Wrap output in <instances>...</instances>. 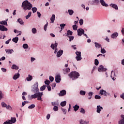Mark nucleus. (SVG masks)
<instances>
[{
  "mask_svg": "<svg viewBox=\"0 0 124 124\" xmlns=\"http://www.w3.org/2000/svg\"><path fill=\"white\" fill-rule=\"evenodd\" d=\"M78 28V26L76 25H73V29L74 31H77V29Z\"/></svg>",
  "mask_w": 124,
  "mask_h": 124,
  "instance_id": "c03bdc74",
  "label": "nucleus"
},
{
  "mask_svg": "<svg viewBox=\"0 0 124 124\" xmlns=\"http://www.w3.org/2000/svg\"><path fill=\"white\" fill-rule=\"evenodd\" d=\"M121 117L122 119L119 121V124H124V115H121Z\"/></svg>",
  "mask_w": 124,
  "mask_h": 124,
  "instance_id": "2eb2a0df",
  "label": "nucleus"
},
{
  "mask_svg": "<svg viewBox=\"0 0 124 124\" xmlns=\"http://www.w3.org/2000/svg\"><path fill=\"white\" fill-rule=\"evenodd\" d=\"M74 108V111H78V110L79 109V106L76 105L75 106L73 107Z\"/></svg>",
  "mask_w": 124,
  "mask_h": 124,
  "instance_id": "bb28decb",
  "label": "nucleus"
},
{
  "mask_svg": "<svg viewBox=\"0 0 124 124\" xmlns=\"http://www.w3.org/2000/svg\"><path fill=\"white\" fill-rule=\"evenodd\" d=\"M94 44L96 48H101V45L98 44V43L95 42Z\"/></svg>",
  "mask_w": 124,
  "mask_h": 124,
  "instance_id": "cd10ccee",
  "label": "nucleus"
},
{
  "mask_svg": "<svg viewBox=\"0 0 124 124\" xmlns=\"http://www.w3.org/2000/svg\"><path fill=\"white\" fill-rule=\"evenodd\" d=\"M94 3H96V4H98L99 3V0H94L93 1Z\"/></svg>",
  "mask_w": 124,
  "mask_h": 124,
  "instance_id": "13d9d810",
  "label": "nucleus"
},
{
  "mask_svg": "<svg viewBox=\"0 0 124 124\" xmlns=\"http://www.w3.org/2000/svg\"><path fill=\"white\" fill-rule=\"evenodd\" d=\"M101 110H103V108L100 106H97L96 110L97 113H100Z\"/></svg>",
  "mask_w": 124,
  "mask_h": 124,
  "instance_id": "4468645a",
  "label": "nucleus"
},
{
  "mask_svg": "<svg viewBox=\"0 0 124 124\" xmlns=\"http://www.w3.org/2000/svg\"><path fill=\"white\" fill-rule=\"evenodd\" d=\"M80 113H82V114H85V113H86V111H85V109L84 108H81L80 110Z\"/></svg>",
  "mask_w": 124,
  "mask_h": 124,
  "instance_id": "864d4df0",
  "label": "nucleus"
},
{
  "mask_svg": "<svg viewBox=\"0 0 124 124\" xmlns=\"http://www.w3.org/2000/svg\"><path fill=\"white\" fill-rule=\"evenodd\" d=\"M110 6H111V7H113V8H114V9H116V10H118L119 9V8L118 7V6L117 5V4H110Z\"/></svg>",
  "mask_w": 124,
  "mask_h": 124,
  "instance_id": "6ab92c4d",
  "label": "nucleus"
},
{
  "mask_svg": "<svg viewBox=\"0 0 124 124\" xmlns=\"http://www.w3.org/2000/svg\"><path fill=\"white\" fill-rule=\"evenodd\" d=\"M46 89V85H43V86L41 87L40 88V91L41 92H43Z\"/></svg>",
  "mask_w": 124,
  "mask_h": 124,
  "instance_id": "c9c22d12",
  "label": "nucleus"
},
{
  "mask_svg": "<svg viewBox=\"0 0 124 124\" xmlns=\"http://www.w3.org/2000/svg\"><path fill=\"white\" fill-rule=\"evenodd\" d=\"M73 33V32L71 31L68 30L67 31L66 36H68V35H72Z\"/></svg>",
  "mask_w": 124,
  "mask_h": 124,
  "instance_id": "393cba45",
  "label": "nucleus"
},
{
  "mask_svg": "<svg viewBox=\"0 0 124 124\" xmlns=\"http://www.w3.org/2000/svg\"><path fill=\"white\" fill-rule=\"evenodd\" d=\"M54 111H58L59 110V107L57 106H54L53 108Z\"/></svg>",
  "mask_w": 124,
  "mask_h": 124,
  "instance_id": "3c124183",
  "label": "nucleus"
},
{
  "mask_svg": "<svg viewBox=\"0 0 124 124\" xmlns=\"http://www.w3.org/2000/svg\"><path fill=\"white\" fill-rule=\"evenodd\" d=\"M63 53V50H60L58 51L57 54V58H60L62 55Z\"/></svg>",
  "mask_w": 124,
  "mask_h": 124,
  "instance_id": "ddd939ff",
  "label": "nucleus"
},
{
  "mask_svg": "<svg viewBox=\"0 0 124 124\" xmlns=\"http://www.w3.org/2000/svg\"><path fill=\"white\" fill-rule=\"evenodd\" d=\"M50 117H51V115H50V114H48L46 116V119L49 120V119H50Z\"/></svg>",
  "mask_w": 124,
  "mask_h": 124,
  "instance_id": "0e129e2a",
  "label": "nucleus"
},
{
  "mask_svg": "<svg viewBox=\"0 0 124 124\" xmlns=\"http://www.w3.org/2000/svg\"><path fill=\"white\" fill-rule=\"evenodd\" d=\"M49 80L51 82H53V81H54V77L50 76H49Z\"/></svg>",
  "mask_w": 124,
  "mask_h": 124,
  "instance_id": "4d7b16f0",
  "label": "nucleus"
},
{
  "mask_svg": "<svg viewBox=\"0 0 124 124\" xmlns=\"http://www.w3.org/2000/svg\"><path fill=\"white\" fill-rule=\"evenodd\" d=\"M120 97L124 99V93H122V94L120 95Z\"/></svg>",
  "mask_w": 124,
  "mask_h": 124,
  "instance_id": "338daca9",
  "label": "nucleus"
},
{
  "mask_svg": "<svg viewBox=\"0 0 124 124\" xmlns=\"http://www.w3.org/2000/svg\"><path fill=\"white\" fill-rule=\"evenodd\" d=\"M99 63V62H98V60L97 59H95L94 60L95 65H98Z\"/></svg>",
  "mask_w": 124,
  "mask_h": 124,
  "instance_id": "ea45409f",
  "label": "nucleus"
},
{
  "mask_svg": "<svg viewBox=\"0 0 124 124\" xmlns=\"http://www.w3.org/2000/svg\"><path fill=\"white\" fill-rule=\"evenodd\" d=\"M118 35H119L118 32H114L111 35V38H117Z\"/></svg>",
  "mask_w": 124,
  "mask_h": 124,
  "instance_id": "a211bd4d",
  "label": "nucleus"
},
{
  "mask_svg": "<svg viewBox=\"0 0 124 124\" xmlns=\"http://www.w3.org/2000/svg\"><path fill=\"white\" fill-rule=\"evenodd\" d=\"M66 94V91L64 90H62V91H60V93L59 94V96H63Z\"/></svg>",
  "mask_w": 124,
  "mask_h": 124,
  "instance_id": "1a4fd4ad",
  "label": "nucleus"
},
{
  "mask_svg": "<svg viewBox=\"0 0 124 124\" xmlns=\"http://www.w3.org/2000/svg\"><path fill=\"white\" fill-rule=\"evenodd\" d=\"M35 107V105L34 104H31V105L29 106L28 107L29 109H33Z\"/></svg>",
  "mask_w": 124,
  "mask_h": 124,
  "instance_id": "f704fd0d",
  "label": "nucleus"
},
{
  "mask_svg": "<svg viewBox=\"0 0 124 124\" xmlns=\"http://www.w3.org/2000/svg\"><path fill=\"white\" fill-rule=\"evenodd\" d=\"M80 95H86V92L83 90H81L79 92Z\"/></svg>",
  "mask_w": 124,
  "mask_h": 124,
  "instance_id": "72a5a7b5",
  "label": "nucleus"
},
{
  "mask_svg": "<svg viewBox=\"0 0 124 124\" xmlns=\"http://www.w3.org/2000/svg\"><path fill=\"white\" fill-rule=\"evenodd\" d=\"M61 110H62V111L64 115H65V114H66V109H64V108H62Z\"/></svg>",
  "mask_w": 124,
  "mask_h": 124,
  "instance_id": "8fccbe9b",
  "label": "nucleus"
},
{
  "mask_svg": "<svg viewBox=\"0 0 124 124\" xmlns=\"http://www.w3.org/2000/svg\"><path fill=\"white\" fill-rule=\"evenodd\" d=\"M5 52L7 54H12L14 52L13 49H5Z\"/></svg>",
  "mask_w": 124,
  "mask_h": 124,
  "instance_id": "4be33fe9",
  "label": "nucleus"
},
{
  "mask_svg": "<svg viewBox=\"0 0 124 124\" xmlns=\"http://www.w3.org/2000/svg\"><path fill=\"white\" fill-rule=\"evenodd\" d=\"M89 121H84L83 120H80L79 121V124H89Z\"/></svg>",
  "mask_w": 124,
  "mask_h": 124,
  "instance_id": "f3484780",
  "label": "nucleus"
},
{
  "mask_svg": "<svg viewBox=\"0 0 124 124\" xmlns=\"http://www.w3.org/2000/svg\"><path fill=\"white\" fill-rule=\"evenodd\" d=\"M76 59L78 61H81V60H82V57H81V56H76Z\"/></svg>",
  "mask_w": 124,
  "mask_h": 124,
  "instance_id": "e433bc0d",
  "label": "nucleus"
},
{
  "mask_svg": "<svg viewBox=\"0 0 124 124\" xmlns=\"http://www.w3.org/2000/svg\"><path fill=\"white\" fill-rule=\"evenodd\" d=\"M1 25H4V26H7V20L0 21Z\"/></svg>",
  "mask_w": 124,
  "mask_h": 124,
  "instance_id": "c85d7f7f",
  "label": "nucleus"
},
{
  "mask_svg": "<svg viewBox=\"0 0 124 124\" xmlns=\"http://www.w3.org/2000/svg\"><path fill=\"white\" fill-rule=\"evenodd\" d=\"M69 72H70V69L69 68H64L63 69V74H67Z\"/></svg>",
  "mask_w": 124,
  "mask_h": 124,
  "instance_id": "9b49d317",
  "label": "nucleus"
},
{
  "mask_svg": "<svg viewBox=\"0 0 124 124\" xmlns=\"http://www.w3.org/2000/svg\"><path fill=\"white\" fill-rule=\"evenodd\" d=\"M55 81L56 83H60L62 81V78H61V75H58L55 77Z\"/></svg>",
  "mask_w": 124,
  "mask_h": 124,
  "instance_id": "6e6552de",
  "label": "nucleus"
},
{
  "mask_svg": "<svg viewBox=\"0 0 124 124\" xmlns=\"http://www.w3.org/2000/svg\"><path fill=\"white\" fill-rule=\"evenodd\" d=\"M32 11L33 13H35L37 11V8L36 7H33L32 8Z\"/></svg>",
  "mask_w": 124,
  "mask_h": 124,
  "instance_id": "79ce46f5",
  "label": "nucleus"
},
{
  "mask_svg": "<svg viewBox=\"0 0 124 124\" xmlns=\"http://www.w3.org/2000/svg\"><path fill=\"white\" fill-rule=\"evenodd\" d=\"M60 27H61V30H63V29H64V27H65V24H60Z\"/></svg>",
  "mask_w": 124,
  "mask_h": 124,
  "instance_id": "a19ab883",
  "label": "nucleus"
},
{
  "mask_svg": "<svg viewBox=\"0 0 124 124\" xmlns=\"http://www.w3.org/2000/svg\"><path fill=\"white\" fill-rule=\"evenodd\" d=\"M47 27H48V22L46 23V24L44 26V31H47Z\"/></svg>",
  "mask_w": 124,
  "mask_h": 124,
  "instance_id": "de8ad7c7",
  "label": "nucleus"
},
{
  "mask_svg": "<svg viewBox=\"0 0 124 124\" xmlns=\"http://www.w3.org/2000/svg\"><path fill=\"white\" fill-rule=\"evenodd\" d=\"M50 82L49 81V80L46 79L45 81V83L46 84V85H47V86H49V84H50Z\"/></svg>",
  "mask_w": 124,
  "mask_h": 124,
  "instance_id": "49530a36",
  "label": "nucleus"
},
{
  "mask_svg": "<svg viewBox=\"0 0 124 124\" xmlns=\"http://www.w3.org/2000/svg\"><path fill=\"white\" fill-rule=\"evenodd\" d=\"M57 46H58V43H55V44H52L50 46L51 48H52L53 50L55 49V51H54L55 54H57V53L58 52V48H57Z\"/></svg>",
  "mask_w": 124,
  "mask_h": 124,
  "instance_id": "20e7f679",
  "label": "nucleus"
},
{
  "mask_svg": "<svg viewBox=\"0 0 124 124\" xmlns=\"http://www.w3.org/2000/svg\"><path fill=\"white\" fill-rule=\"evenodd\" d=\"M18 40H19V38L18 37H15L12 39V41L15 43H17Z\"/></svg>",
  "mask_w": 124,
  "mask_h": 124,
  "instance_id": "a878e982",
  "label": "nucleus"
},
{
  "mask_svg": "<svg viewBox=\"0 0 124 124\" xmlns=\"http://www.w3.org/2000/svg\"><path fill=\"white\" fill-rule=\"evenodd\" d=\"M93 92H89L88 93V95L89 96L91 97L93 96Z\"/></svg>",
  "mask_w": 124,
  "mask_h": 124,
  "instance_id": "052dcab7",
  "label": "nucleus"
},
{
  "mask_svg": "<svg viewBox=\"0 0 124 124\" xmlns=\"http://www.w3.org/2000/svg\"><path fill=\"white\" fill-rule=\"evenodd\" d=\"M21 7L25 11L26 10H31L32 8V4L29 2L28 0H25L22 2Z\"/></svg>",
  "mask_w": 124,
  "mask_h": 124,
  "instance_id": "f257e3e1",
  "label": "nucleus"
},
{
  "mask_svg": "<svg viewBox=\"0 0 124 124\" xmlns=\"http://www.w3.org/2000/svg\"><path fill=\"white\" fill-rule=\"evenodd\" d=\"M68 76H69L70 78L72 79V80H75V79H78V78H79L80 74L76 71L71 72L70 74H69Z\"/></svg>",
  "mask_w": 124,
  "mask_h": 124,
  "instance_id": "f03ea898",
  "label": "nucleus"
},
{
  "mask_svg": "<svg viewBox=\"0 0 124 124\" xmlns=\"http://www.w3.org/2000/svg\"><path fill=\"white\" fill-rule=\"evenodd\" d=\"M37 14L38 15V17H39V18H40L41 17V14H40L39 12H37Z\"/></svg>",
  "mask_w": 124,
  "mask_h": 124,
  "instance_id": "680f3d73",
  "label": "nucleus"
},
{
  "mask_svg": "<svg viewBox=\"0 0 124 124\" xmlns=\"http://www.w3.org/2000/svg\"><path fill=\"white\" fill-rule=\"evenodd\" d=\"M76 54L77 55V56H81V52L77 51V52H76Z\"/></svg>",
  "mask_w": 124,
  "mask_h": 124,
  "instance_id": "5fc2aeb1",
  "label": "nucleus"
},
{
  "mask_svg": "<svg viewBox=\"0 0 124 124\" xmlns=\"http://www.w3.org/2000/svg\"><path fill=\"white\" fill-rule=\"evenodd\" d=\"M31 92L34 93H37L39 92V89H38V82H36L33 86L31 89Z\"/></svg>",
  "mask_w": 124,
  "mask_h": 124,
  "instance_id": "7ed1b4c3",
  "label": "nucleus"
},
{
  "mask_svg": "<svg viewBox=\"0 0 124 124\" xmlns=\"http://www.w3.org/2000/svg\"><path fill=\"white\" fill-rule=\"evenodd\" d=\"M101 53H102V54H105V53H106V50H105L104 48H102V47H101Z\"/></svg>",
  "mask_w": 124,
  "mask_h": 124,
  "instance_id": "a18cd8bd",
  "label": "nucleus"
},
{
  "mask_svg": "<svg viewBox=\"0 0 124 124\" xmlns=\"http://www.w3.org/2000/svg\"><path fill=\"white\" fill-rule=\"evenodd\" d=\"M98 70L99 72H101L102 71H106V70H107V69L104 68V66H103V65H101L98 68Z\"/></svg>",
  "mask_w": 124,
  "mask_h": 124,
  "instance_id": "0eeeda50",
  "label": "nucleus"
},
{
  "mask_svg": "<svg viewBox=\"0 0 124 124\" xmlns=\"http://www.w3.org/2000/svg\"><path fill=\"white\" fill-rule=\"evenodd\" d=\"M43 95V93H39L38 95L37 96L38 100H42V98H41L42 95Z\"/></svg>",
  "mask_w": 124,
  "mask_h": 124,
  "instance_id": "dca6fc26",
  "label": "nucleus"
},
{
  "mask_svg": "<svg viewBox=\"0 0 124 124\" xmlns=\"http://www.w3.org/2000/svg\"><path fill=\"white\" fill-rule=\"evenodd\" d=\"M23 47L24 49H28V48H29V46H28V44H23Z\"/></svg>",
  "mask_w": 124,
  "mask_h": 124,
  "instance_id": "58836bf2",
  "label": "nucleus"
},
{
  "mask_svg": "<svg viewBox=\"0 0 124 124\" xmlns=\"http://www.w3.org/2000/svg\"><path fill=\"white\" fill-rule=\"evenodd\" d=\"M99 94H101V95H105V96H108V95H109L110 93L106 92V91H104L103 90H101L100 91V93Z\"/></svg>",
  "mask_w": 124,
  "mask_h": 124,
  "instance_id": "39448f33",
  "label": "nucleus"
},
{
  "mask_svg": "<svg viewBox=\"0 0 124 124\" xmlns=\"http://www.w3.org/2000/svg\"><path fill=\"white\" fill-rule=\"evenodd\" d=\"M68 12L70 16L73 15V14L74 13V11L72 10H68Z\"/></svg>",
  "mask_w": 124,
  "mask_h": 124,
  "instance_id": "473e14b6",
  "label": "nucleus"
},
{
  "mask_svg": "<svg viewBox=\"0 0 124 124\" xmlns=\"http://www.w3.org/2000/svg\"><path fill=\"white\" fill-rule=\"evenodd\" d=\"M27 81H30L32 80V76H31V75H28V77L26 78Z\"/></svg>",
  "mask_w": 124,
  "mask_h": 124,
  "instance_id": "b1692460",
  "label": "nucleus"
},
{
  "mask_svg": "<svg viewBox=\"0 0 124 124\" xmlns=\"http://www.w3.org/2000/svg\"><path fill=\"white\" fill-rule=\"evenodd\" d=\"M61 106L62 107H64L65 105H66V101H64L61 103L60 104Z\"/></svg>",
  "mask_w": 124,
  "mask_h": 124,
  "instance_id": "7c9ffc66",
  "label": "nucleus"
},
{
  "mask_svg": "<svg viewBox=\"0 0 124 124\" xmlns=\"http://www.w3.org/2000/svg\"><path fill=\"white\" fill-rule=\"evenodd\" d=\"M55 18H56V16H55V15H52L51 17L50 18V21L51 23H54V22H55Z\"/></svg>",
  "mask_w": 124,
  "mask_h": 124,
  "instance_id": "412c9836",
  "label": "nucleus"
},
{
  "mask_svg": "<svg viewBox=\"0 0 124 124\" xmlns=\"http://www.w3.org/2000/svg\"><path fill=\"white\" fill-rule=\"evenodd\" d=\"M83 24H84V20H83V19H80L79 20L80 26H82Z\"/></svg>",
  "mask_w": 124,
  "mask_h": 124,
  "instance_id": "37998d69",
  "label": "nucleus"
},
{
  "mask_svg": "<svg viewBox=\"0 0 124 124\" xmlns=\"http://www.w3.org/2000/svg\"><path fill=\"white\" fill-rule=\"evenodd\" d=\"M1 106H2V107H6V106H7V105H6V104H5V103L4 102H2Z\"/></svg>",
  "mask_w": 124,
  "mask_h": 124,
  "instance_id": "6e6d98bb",
  "label": "nucleus"
},
{
  "mask_svg": "<svg viewBox=\"0 0 124 124\" xmlns=\"http://www.w3.org/2000/svg\"><path fill=\"white\" fill-rule=\"evenodd\" d=\"M7 29L3 25H0V31H7Z\"/></svg>",
  "mask_w": 124,
  "mask_h": 124,
  "instance_id": "f8f14e48",
  "label": "nucleus"
},
{
  "mask_svg": "<svg viewBox=\"0 0 124 124\" xmlns=\"http://www.w3.org/2000/svg\"><path fill=\"white\" fill-rule=\"evenodd\" d=\"M47 88L48 91L50 92V91H51V86H50V85H47Z\"/></svg>",
  "mask_w": 124,
  "mask_h": 124,
  "instance_id": "69168bd1",
  "label": "nucleus"
},
{
  "mask_svg": "<svg viewBox=\"0 0 124 124\" xmlns=\"http://www.w3.org/2000/svg\"><path fill=\"white\" fill-rule=\"evenodd\" d=\"M17 21H18V23H19V24H20V25H24V21H23V20H22V19L18 18L17 19Z\"/></svg>",
  "mask_w": 124,
  "mask_h": 124,
  "instance_id": "2f4dec72",
  "label": "nucleus"
},
{
  "mask_svg": "<svg viewBox=\"0 0 124 124\" xmlns=\"http://www.w3.org/2000/svg\"><path fill=\"white\" fill-rule=\"evenodd\" d=\"M12 69H16V70H17V69H19V67L15 64H13L12 66Z\"/></svg>",
  "mask_w": 124,
  "mask_h": 124,
  "instance_id": "c756f323",
  "label": "nucleus"
},
{
  "mask_svg": "<svg viewBox=\"0 0 124 124\" xmlns=\"http://www.w3.org/2000/svg\"><path fill=\"white\" fill-rule=\"evenodd\" d=\"M19 77H20V74L17 73V74H16L14 77H13V79L14 80H17V79H18V78H19Z\"/></svg>",
  "mask_w": 124,
  "mask_h": 124,
  "instance_id": "aec40b11",
  "label": "nucleus"
},
{
  "mask_svg": "<svg viewBox=\"0 0 124 124\" xmlns=\"http://www.w3.org/2000/svg\"><path fill=\"white\" fill-rule=\"evenodd\" d=\"M121 31L123 35L124 36V28H122Z\"/></svg>",
  "mask_w": 124,
  "mask_h": 124,
  "instance_id": "774afa93",
  "label": "nucleus"
},
{
  "mask_svg": "<svg viewBox=\"0 0 124 124\" xmlns=\"http://www.w3.org/2000/svg\"><path fill=\"white\" fill-rule=\"evenodd\" d=\"M84 33H85V31L82 28L78 30V36H81L82 34H84Z\"/></svg>",
  "mask_w": 124,
  "mask_h": 124,
  "instance_id": "423d86ee",
  "label": "nucleus"
},
{
  "mask_svg": "<svg viewBox=\"0 0 124 124\" xmlns=\"http://www.w3.org/2000/svg\"><path fill=\"white\" fill-rule=\"evenodd\" d=\"M100 2L103 6H105V7H107L108 6V4H107L104 0H100Z\"/></svg>",
  "mask_w": 124,
  "mask_h": 124,
  "instance_id": "9d476101",
  "label": "nucleus"
},
{
  "mask_svg": "<svg viewBox=\"0 0 124 124\" xmlns=\"http://www.w3.org/2000/svg\"><path fill=\"white\" fill-rule=\"evenodd\" d=\"M11 41V39H9L8 40L5 42V44H9V42Z\"/></svg>",
  "mask_w": 124,
  "mask_h": 124,
  "instance_id": "e2e57ef3",
  "label": "nucleus"
},
{
  "mask_svg": "<svg viewBox=\"0 0 124 124\" xmlns=\"http://www.w3.org/2000/svg\"><path fill=\"white\" fill-rule=\"evenodd\" d=\"M95 99H100L101 98V97L98 95H96L94 96Z\"/></svg>",
  "mask_w": 124,
  "mask_h": 124,
  "instance_id": "603ef678",
  "label": "nucleus"
},
{
  "mask_svg": "<svg viewBox=\"0 0 124 124\" xmlns=\"http://www.w3.org/2000/svg\"><path fill=\"white\" fill-rule=\"evenodd\" d=\"M69 39V41H72L74 39V36H70Z\"/></svg>",
  "mask_w": 124,
  "mask_h": 124,
  "instance_id": "bf43d9fd",
  "label": "nucleus"
},
{
  "mask_svg": "<svg viewBox=\"0 0 124 124\" xmlns=\"http://www.w3.org/2000/svg\"><path fill=\"white\" fill-rule=\"evenodd\" d=\"M36 31H37V30H36V28H32V33H36Z\"/></svg>",
  "mask_w": 124,
  "mask_h": 124,
  "instance_id": "09e8293b",
  "label": "nucleus"
},
{
  "mask_svg": "<svg viewBox=\"0 0 124 124\" xmlns=\"http://www.w3.org/2000/svg\"><path fill=\"white\" fill-rule=\"evenodd\" d=\"M31 12H30L28 13V15L27 16H26V19H29L30 18V17H31Z\"/></svg>",
  "mask_w": 124,
  "mask_h": 124,
  "instance_id": "4c0bfd02",
  "label": "nucleus"
},
{
  "mask_svg": "<svg viewBox=\"0 0 124 124\" xmlns=\"http://www.w3.org/2000/svg\"><path fill=\"white\" fill-rule=\"evenodd\" d=\"M38 94H39V93H35L34 94L31 95V97L32 99L36 98H37V96L38 95Z\"/></svg>",
  "mask_w": 124,
  "mask_h": 124,
  "instance_id": "5701e85b",
  "label": "nucleus"
}]
</instances>
